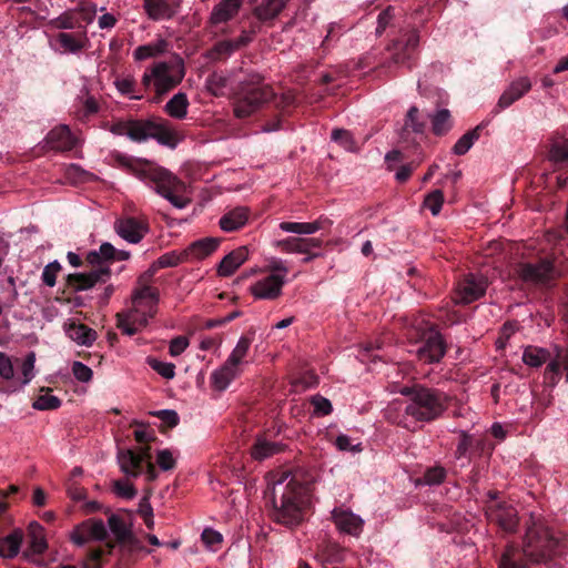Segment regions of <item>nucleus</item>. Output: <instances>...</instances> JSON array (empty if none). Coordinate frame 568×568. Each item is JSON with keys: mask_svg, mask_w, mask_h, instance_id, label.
Masks as SVG:
<instances>
[{"mask_svg": "<svg viewBox=\"0 0 568 568\" xmlns=\"http://www.w3.org/2000/svg\"><path fill=\"white\" fill-rule=\"evenodd\" d=\"M566 547V540L556 537L540 517L531 515L526 523L523 548L507 545L498 560V568H529L528 560L548 564L554 557L562 556Z\"/></svg>", "mask_w": 568, "mask_h": 568, "instance_id": "obj_1", "label": "nucleus"}, {"mask_svg": "<svg viewBox=\"0 0 568 568\" xmlns=\"http://www.w3.org/2000/svg\"><path fill=\"white\" fill-rule=\"evenodd\" d=\"M399 393L408 399L396 424L410 432L440 418L450 404V396L447 393L420 384L404 386Z\"/></svg>", "mask_w": 568, "mask_h": 568, "instance_id": "obj_2", "label": "nucleus"}, {"mask_svg": "<svg viewBox=\"0 0 568 568\" xmlns=\"http://www.w3.org/2000/svg\"><path fill=\"white\" fill-rule=\"evenodd\" d=\"M285 478L280 479L273 486L270 501L272 505L271 518L287 528L301 525L305 518L307 505V487L294 477L284 484Z\"/></svg>", "mask_w": 568, "mask_h": 568, "instance_id": "obj_3", "label": "nucleus"}, {"mask_svg": "<svg viewBox=\"0 0 568 568\" xmlns=\"http://www.w3.org/2000/svg\"><path fill=\"white\" fill-rule=\"evenodd\" d=\"M275 98L273 88L260 74H250L236 87L233 111L237 119H246Z\"/></svg>", "mask_w": 568, "mask_h": 568, "instance_id": "obj_4", "label": "nucleus"}, {"mask_svg": "<svg viewBox=\"0 0 568 568\" xmlns=\"http://www.w3.org/2000/svg\"><path fill=\"white\" fill-rule=\"evenodd\" d=\"M134 171L141 179L152 183L154 191L175 207L184 209L190 203V200L183 196L186 184L170 171L149 161L139 162Z\"/></svg>", "mask_w": 568, "mask_h": 568, "instance_id": "obj_5", "label": "nucleus"}, {"mask_svg": "<svg viewBox=\"0 0 568 568\" xmlns=\"http://www.w3.org/2000/svg\"><path fill=\"white\" fill-rule=\"evenodd\" d=\"M419 43V33L416 29L402 30L386 47V54L382 58L377 69L393 75L399 68L412 69L415 64L416 50Z\"/></svg>", "mask_w": 568, "mask_h": 568, "instance_id": "obj_6", "label": "nucleus"}, {"mask_svg": "<svg viewBox=\"0 0 568 568\" xmlns=\"http://www.w3.org/2000/svg\"><path fill=\"white\" fill-rule=\"evenodd\" d=\"M108 530L102 519H88L77 525L71 532V540L77 546H84L90 540L105 541L103 547L92 548L88 551L83 568H101L102 558L111 555L115 542L108 539Z\"/></svg>", "mask_w": 568, "mask_h": 568, "instance_id": "obj_7", "label": "nucleus"}, {"mask_svg": "<svg viewBox=\"0 0 568 568\" xmlns=\"http://www.w3.org/2000/svg\"><path fill=\"white\" fill-rule=\"evenodd\" d=\"M152 75L155 78V93L149 99L160 103L163 98L176 88L185 75L184 62L180 57L170 61H159L152 64Z\"/></svg>", "mask_w": 568, "mask_h": 568, "instance_id": "obj_8", "label": "nucleus"}, {"mask_svg": "<svg viewBox=\"0 0 568 568\" xmlns=\"http://www.w3.org/2000/svg\"><path fill=\"white\" fill-rule=\"evenodd\" d=\"M251 343V338L241 336L224 365L212 374V383L216 389L224 390L234 379L237 366L246 356Z\"/></svg>", "mask_w": 568, "mask_h": 568, "instance_id": "obj_9", "label": "nucleus"}, {"mask_svg": "<svg viewBox=\"0 0 568 568\" xmlns=\"http://www.w3.org/2000/svg\"><path fill=\"white\" fill-rule=\"evenodd\" d=\"M422 345L417 348V357L426 364L439 363L447 352L444 336L430 325L422 333Z\"/></svg>", "mask_w": 568, "mask_h": 568, "instance_id": "obj_10", "label": "nucleus"}, {"mask_svg": "<svg viewBox=\"0 0 568 568\" xmlns=\"http://www.w3.org/2000/svg\"><path fill=\"white\" fill-rule=\"evenodd\" d=\"M485 517L489 524L497 526L505 534L517 532L519 516L516 507L508 501L488 506Z\"/></svg>", "mask_w": 568, "mask_h": 568, "instance_id": "obj_11", "label": "nucleus"}, {"mask_svg": "<svg viewBox=\"0 0 568 568\" xmlns=\"http://www.w3.org/2000/svg\"><path fill=\"white\" fill-rule=\"evenodd\" d=\"M151 447L145 444L139 450L131 448L118 450V462L121 470L131 477H139L144 471V464L151 462Z\"/></svg>", "mask_w": 568, "mask_h": 568, "instance_id": "obj_12", "label": "nucleus"}, {"mask_svg": "<svg viewBox=\"0 0 568 568\" xmlns=\"http://www.w3.org/2000/svg\"><path fill=\"white\" fill-rule=\"evenodd\" d=\"M552 264L540 260L537 263L519 262L514 266V273L526 284H547L552 278Z\"/></svg>", "mask_w": 568, "mask_h": 568, "instance_id": "obj_13", "label": "nucleus"}, {"mask_svg": "<svg viewBox=\"0 0 568 568\" xmlns=\"http://www.w3.org/2000/svg\"><path fill=\"white\" fill-rule=\"evenodd\" d=\"M487 287L486 277L471 273L467 274L457 283L455 302L457 304H470L484 296Z\"/></svg>", "mask_w": 568, "mask_h": 568, "instance_id": "obj_14", "label": "nucleus"}, {"mask_svg": "<svg viewBox=\"0 0 568 568\" xmlns=\"http://www.w3.org/2000/svg\"><path fill=\"white\" fill-rule=\"evenodd\" d=\"M109 266H99L89 273H72L65 277V284L72 292L92 288L97 283H104L110 277Z\"/></svg>", "mask_w": 568, "mask_h": 568, "instance_id": "obj_15", "label": "nucleus"}, {"mask_svg": "<svg viewBox=\"0 0 568 568\" xmlns=\"http://www.w3.org/2000/svg\"><path fill=\"white\" fill-rule=\"evenodd\" d=\"M113 227L120 237L132 244L141 242L149 232V223L133 216L116 219Z\"/></svg>", "mask_w": 568, "mask_h": 568, "instance_id": "obj_16", "label": "nucleus"}, {"mask_svg": "<svg viewBox=\"0 0 568 568\" xmlns=\"http://www.w3.org/2000/svg\"><path fill=\"white\" fill-rule=\"evenodd\" d=\"M284 278L280 274H270L257 281L250 287V292L255 298L275 300L282 294Z\"/></svg>", "mask_w": 568, "mask_h": 568, "instance_id": "obj_17", "label": "nucleus"}, {"mask_svg": "<svg viewBox=\"0 0 568 568\" xmlns=\"http://www.w3.org/2000/svg\"><path fill=\"white\" fill-rule=\"evenodd\" d=\"M146 314H141L136 306L116 314V327L129 336L136 334L139 331L146 327Z\"/></svg>", "mask_w": 568, "mask_h": 568, "instance_id": "obj_18", "label": "nucleus"}, {"mask_svg": "<svg viewBox=\"0 0 568 568\" xmlns=\"http://www.w3.org/2000/svg\"><path fill=\"white\" fill-rule=\"evenodd\" d=\"M44 141L50 149L57 152L71 151L77 144V139L73 136L68 125L53 128L49 131Z\"/></svg>", "mask_w": 568, "mask_h": 568, "instance_id": "obj_19", "label": "nucleus"}, {"mask_svg": "<svg viewBox=\"0 0 568 568\" xmlns=\"http://www.w3.org/2000/svg\"><path fill=\"white\" fill-rule=\"evenodd\" d=\"M290 0H263L253 9V17L272 27Z\"/></svg>", "mask_w": 568, "mask_h": 568, "instance_id": "obj_20", "label": "nucleus"}, {"mask_svg": "<svg viewBox=\"0 0 568 568\" xmlns=\"http://www.w3.org/2000/svg\"><path fill=\"white\" fill-rule=\"evenodd\" d=\"M561 368L566 372L568 382V348L556 347V356L549 362L545 371V379L550 386H556L560 379Z\"/></svg>", "mask_w": 568, "mask_h": 568, "instance_id": "obj_21", "label": "nucleus"}, {"mask_svg": "<svg viewBox=\"0 0 568 568\" xmlns=\"http://www.w3.org/2000/svg\"><path fill=\"white\" fill-rule=\"evenodd\" d=\"M332 519L339 530L349 535H358L364 524L361 517L342 508H335L332 511Z\"/></svg>", "mask_w": 568, "mask_h": 568, "instance_id": "obj_22", "label": "nucleus"}, {"mask_svg": "<svg viewBox=\"0 0 568 568\" xmlns=\"http://www.w3.org/2000/svg\"><path fill=\"white\" fill-rule=\"evenodd\" d=\"M130 258V252L118 250L111 243L105 242L100 245L99 251L88 253L87 260L90 264L100 265L102 261H126Z\"/></svg>", "mask_w": 568, "mask_h": 568, "instance_id": "obj_23", "label": "nucleus"}, {"mask_svg": "<svg viewBox=\"0 0 568 568\" xmlns=\"http://www.w3.org/2000/svg\"><path fill=\"white\" fill-rule=\"evenodd\" d=\"M531 89V82L527 77L519 78L510 83L507 90L500 95L497 106L506 109L518 101Z\"/></svg>", "mask_w": 568, "mask_h": 568, "instance_id": "obj_24", "label": "nucleus"}, {"mask_svg": "<svg viewBox=\"0 0 568 568\" xmlns=\"http://www.w3.org/2000/svg\"><path fill=\"white\" fill-rule=\"evenodd\" d=\"M179 4L169 0H144L143 8L151 20L171 19L178 10Z\"/></svg>", "mask_w": 568, "mask_h": 568, "instance_id": "obj_25", "label": "nucleus"}, {"mask_svg": "<svg viewBox=\"0 0 568 568\" xmlns=\"http://www.w3.org/2000/svg\"><path fill=\"white\" fill-rule=\"evenodd\" d=\"M65 334L78 345L88 347L91 346L98 337V333L93 328L74 320L65 325Z\"/></svg>", "mask_w": 568, "mask_h": 568, "instance_id": "obj_26", "label": "nucleus"}, {"mask_svg": "<svg viewBox=\"0 0 568 568\" xmlns=\"http://www.w3.org/2000/svg\"><path fill=\"white\" fill-rule=\"evenodd\" d=\"M150 138L171 149H174L180 141L176 132L170 126L169 121L163 119L152 120Z\"/></svg>", "mask_w": 568, "mask_h": 568, "instance_id": "obj_27", "label": "nucleus"}, {"mask_svg": "<svg viewBox=\"0 0 568 568\" xmlns=\"http://www.w3.org/2000/svg\"><path fill=\"white\" fill-rule=\"evenodd\" d=\"M248 257L246 246H240L226 254L219 264L217 273L221 276H231Z\"/></svg>", "mask_w": 568, "mask_h": 568, "instance_id": "obj_28", "label": "nucleus"}, {"mask_svg": "<svg viewBox=\"0 0 568 568\" xmlns=\"http://www.w3.org/2000/svg\"><path fill=\"white\" fill-rule=\"evenodd\" d=\"M242 4L243 0H221L211 12V23L216 26L233 19Z\"/></svg>", "mask_w": 568, "mask_h": 568, "instance_id": "obj_29", "label": "nucleus"}, {"mask_svg": "<svg viewBox=\"0 0 568 568\" xmlns=\"http://www.w3.org/2000/svg\"><path fill=\"white\" fill-rule=\"evenodd\" d=\"M108 524L111 532L115 537V542L121 545H133L135 542L131 527L121 516L111 514Z\"/></svg>", "mask_w": 568, "mask_h": 568, "instance_id": "obj_30", "label": "nucleus"}, {"mask_svg": "<svg viewBox=\"0 0 568 568\" xmlns=\"http://www.w3.org/2000/svg\"><path fill=\"white\" fill-rule=\"evenodd\" d=\"M248 220V209L244 206H237L226 212L220 219V227L225 232H234L243 227Z\"/></svg>", "mask_w": 568, "mask_h": 568, "instance_id": "obj_31", "label": "nucleus"}, {"mask_svg": "<svg viewBox=\"0 0 568 568\" xmlns=\"http://www.w3.org/2000/svg\"><path fill=\"white\" fill-rule=\"evenodd\" d=\"M328 225H331L329 220L318 219L314 222H281L280 229L295 234H314L320 230L326 229Z\"/></svg>", "mask_w": 568, "mask_h": 568, "instance_id": "obj_32", "label": "nucleus"}, {"mask_svg": "<svg viewBox=\"0 0 568 568\" xmlns=\"http://www.w3.org/2000/svg\"><path fill=\"white\" fill-rule=\"evenodd\" d=\"M220 245V240L215 237H205L193 242L184 250V255L202 260L211 255Z\"/></svg>", "mask_w": 568, "mask_h": 568, "instance_id": "obj_33", "label": "nucleus"}, {"mask_svg": "<svg viewBox=\"0 0 568 568\" xmlns=\"http://www.w3.org/2000/svg\"><path fill=\"white\" fill-rule=\"evenodd\" d=\"M432 124V132L436 136L447 134L453 128V120L449 110L439 109L428 115Z\"/></svg>", "mask_w": 568, "mask_h": 568, "instance_id": "obj_34", "label": "nucleus"}, {"mask_svg": "<svg viewBox=\"0 0 568 568\" xmlns=\"http://www.w3.org/2000/svg\"><path fill=\"white\" fill-rule=\"evenodd\" d=\"M189 99L186 93L178 92L165 104L164 111L171 118L182 120L187 114Z\"/></svg>", "mask_w": 568, "mask_h": 568, "instance_id": "obj_35", "label": "nucleus"}, {"mask_svg": "<svg viewBox=\"0 0 568 568\" xmlns=\"http://www.w3.org/2000/svg\"><path fill=\"white\" fill-rule=\"evenodd\" d=\"M282 450V446L271 442L263 436H258L251 448V455L256 460H263Z\"/></svg>", "mask_w": 568, "mask_h": 568, "instance_id": "obj_36", "label": "nucleus"}, {"mask_svg": "<svg viewBox=\"0 0 568 568\" xmlns=\"http://www.w3.org/2000/svg\"><path fill=\"white\" fill-rule=\"evenodd\" d=\"M22 537L23 535L20 530H14L7 537L0 538V557H16L20 551Z\"/></svg>", "mask_w": 568, "mask_h": 568, "instance_id": "obj_37", "label": "nucleus"}, {"mask_svg": "<svg viewBox=\"0 0 568 568\" xmlns=\"http://www.w3.org/2000/svg\"><path fill=\"white\" fill-rule=\"evenodd\" d=\"M58 42L64 49V51L75 53L81 51L88 41L85 30L78 36L73 33L61 32L57 37Z\"/></svg>", "mask_w": 568, "mask_h": 568, "instance_id": "obj_38", "label": "nucleus"}, {"mask_svg": "<svg viewBox=\"0 0 568 568\" xmlns=\"http://www.w3.org/2000/svg\"><path fill=\"white\" fill-rule=\"evenodd\" d=\"M483 129L484 124H478L473 130L463 134L453 146V152L457 155L466 154L474 143L480 138Z\"/></svg>", "mask_w": 568, "mask_h": 568, "instance_id": "obj_39", "label": "nucleus"}, {"mask_svg": "<svg viewBox=\"0 0 568 568\" xmlns=\"http://www.w3.org/2000/svg\"><path fill=\"white\" fill-rule=\"evenodd\" d=\"M419 110L417 106H410L405 119L404 126L400 132L402 139H407L408 133H423L426 126L425 120L418 119Z\"/></svg>", "mask_w": 568, "mask_h": 568, "instance_id": "obj_40", "label": "nucleus"}, {"mask_svg": "<svg viewBox=\"0 0 568 568\" xmlns=\"http://www.w3.org/2000/svg\"><path fill=\"white\" fill-rule=\"evenodd\" d=\"M152 120H131L129 138L134 142H143L150 139Z\"/></svg>", "mask_w": 568, "mask_h": 568, "instance_id": "obj_41", "label": "nucleus"}, {"mask_svg": "<svg viewBox=\"0 0 568 568\" xmlns=\"http://www.w3.org/2000/svg\"><path fill=\"white\" fill-rule=\"evenodd\" d=\"M456 459L463 460L473 456V434L466 430L458 432V442L454 452Z\"/></svg>", "mask_w": 568, "mask_h": 568, "instance_id": "obj_42", "label": "nucleus"}, {"mask_svg": "<svg viewBox=\"0 0 568 568\" xmlns=\"http://www.w3.org/2000/svg\"><path fill=\"white\" fill-rule=\"evenodd\" d=\"M549 353L546 349L528 346L523 354V361L531 367H539L547 362Z\"/></svg>", "mask_w": 568, "mask_h": 568, "instance_id": "obj_43", "label": "nucleus"}, {"mask_svg": "<svg viewBox=\"0 0 568 568\" xmlns=\"http://www.w3.org/2000/svg\"><path fill=\"white\" fill-rule=\"evenodd\" d=\"M116 89L125 95H129L133 100H141L144 94L141 89H138V84L133 78H123L115 81Z\"/></svg>", "mask_w": 568, "mask_h": 568, "instance_id": "obj_44", "label": "nucleus"}, {"mask_svg": "<svg viewBox=\"0 0 568 568\" xmlns=\"http://www.w3.org/2000/svg\"><path fill=\"white\" fill-rule=\"evenodd\" d=\"M184 261H187V256L184 255V251L176 252L171 251L163 255H161L153 264L156 266L158 270L165 268V267H174L179 264L183 263Z\"/></svg>", "mask_w": 568, "mask_h": 568, "instance_id": "obj_45", "label": "nucleus"}, {"mask_svg": "<svg viewBox=\"0 0 568 568\" xmlns=\"http://www.w3.org/2000/svg\"><path fill=\"white\" fill-rule=\"evenodd\" d=\"M332 140L349 152L358 151V146L353 134L347 130L334 129L332 131Z\"/></svg>", "mask_w": 568, "mask_h": 568, "instance_id": "obj_46", "label": "nucleus"}, {"mask_svg": "<svg viewBox=\"0 0 568 568\" xmlns=\"http://www.w3.org/2000/svg\"><path fill=\"white\" fill-rule=\"evenodd\" d=\"M303 237L288 236L275 242V246L284 253L305 254Z\"/></svg>", "mask_w": 568, "mask_h": 568, "instance_id": "obj_47", "label": "nucleus"}, {"mask_svg": "<svg viewBox=\"0 0 568 568\" xmlns=\"http://www.w3.org/2000/svg\"><path fill=\"white\" fill-rule=\"evenodd\" d=\"M205 85L213 95L221 97L227 85V78L222 73L213 72L206 78Z\"/></svg>", "mask_w": 568, "mask_h": 568, "instance_id": "obj_48", "label": "nucleus"}, {"mask_svg": "<svg viewBox=\"0 0 568 568\" xmlns=\"http://www.w3.org/2000/svg\"><path fill=\"white\" fill-rule=\"evenodd\" d=\"M51 389L48 388L45 394L39 395L33 402L32 407L38 410H52L61 406L62 402L57 396L50 394Z\"/></svg>", "mask_w": 568, "mask_h": 568, "instance_id": "obj_49", "label": "nucleus"}, {"mask_svg": "<svg viewBox=\"0 0 568 568\" xmlns=\"http://www.w3.org/2000/svg\"><path fill=\"white\" fill-rule=\"evenodd\" d=\"M146 363L153 371L166 379H172L175 376V365L172 363L161 362L151 356L146 358Z\"/></svg>", "mask_w": 568, "mask_h": 568, "instance_id": "obj_50", "label": "nucleus"}, {"mask_svg": "<svg viewBox=\"0 0 568 568\" xmlns=\"http://www.w3.org/2000/svg\"><path fill=\"white\" fill-rule=\"evenodd\" d=\"M446 475V469L443 466L436 465L425 470L422 480L425 485H439L444 483Z\"/></svg>", "mask_w": 568, "mask_h": 568, "instance_id": "obj_51", "label": "nucleus"}, {"mask_svg": "<svg viewBox=\"0 0 568 568\" xmlns=\"http://www.w3.org/2000/svg\"><path fill=\"white\" fill-rule=\"evenodd\" d=\"M144 298L152 301L154 304L159 301V290L151 285H140L132 294V302L134 306L140 304Z\"/></svg>", "mask_w": 568, "mask_h": 568, "instance_id": "obj_52", "label": "nucleus"}, {"mask_svg": "<svg viewBox=\"0 0 568 568\" xmlns=\"http://www.w3.org/2000/svg\"><path fill=\"white\" fill-rule=\"evenodd\" d=\"M30 532L32 534L31 548L37 554H42L47 549V541L41 536L42 527L33 521L29 525Z\"/></svg>", "mask_w": 568, "mask_h": 568, "instance_id": "obj_53", "label": "nucleus"}, {"mask_svg": "<svg viewBox=\"0 0 568 568\" xmlns=\"http://www.w3.org/2000/svg\"><path fill=\"white\" fill-rule=\"evenodd\" d=\"M444 204V193L440 190H435L426 195L424 205L429 209L433 215H438Z\"/></svg>", "mask_w": 568, "mask_h": 568, "instance_id": "obj_54", "label": "nucleus"}, {"mask_svg": "<svg viewBox=\"0 0 568 568\" xmlns=\"http://www.w3.org/2000/svg\"><path fill=\"white\" fill-rule=\"evenodd\" d=\"M236 50V45L232 40H222L214 44L210 55L213 59H221L231 55Z\"/></svg>", "mask_w": 568, "mask_h": 568, "instance_id": "obj_55", "label": "nucleus"}, {"mask_svg": "<svg viewBox=\"0 0 568 568\" xmlns=\"http://www.w3.org/2000/svg\"><path fill=\"white\" fill-rule=\"evenodd\" d=\"M75 13L77 10H68L55 18L52 23L58 29H74L79 27Z\"/></svg>", "mask_w": 568, "mask_h": 568, "instance_id": "obj_56", "label": "nucleus"}, {"mask_svg": "<svg viewBox=\"0 0 568 568\" xmlns=\"http://www.w3.org/2000/svg\"><path fill=\"white\" fill-rule=\"evenodd\" d=\"M62 266L58 261H53L44 266L41 280L42 282L49 286L53 287L57 283V275L61 271Z\"/></svg>", "mask_w": 568, "mask_h": 568, "instance_id": "obj_57", "label": "nucleus"}, {"mask_svg": "<svg viewBox=\"0 0 568 568\" xmlns=\"http://www.w3.org/2000/svg\"><path fill=\"white\" fill-rule=\"evenodd\" d=\"M549 155L550 160L556 163L568 162V139L552 144Z\"/></svg>", "mask_w": 568, "mask_h": 568, "instance_id": "obj_58", "label": "nucleus"}, {"mask_svg": "<svg viewBox=\"0 0 568 568\" xmlns=\"http://www.w3.org/2000/svg\"><path fill=\"white\" fill-rule=\"evenodd\" d=\"M494 449V445L488 440L485 436L476 437L473 434V455H477L479 457L484 455H491V452Z\"/></svg>", "mask_w": 568, "mask_h": 568, "instance_id": "obj_59", "label": "nucleus"}, {"mask_svg": "<svg viewBox=\"0 0 568 568\" xmlns=\"http://www.w3.org/2000/svg\"><path fill=\"white\" fill-rule=\"evenodd\" d=\"M156 464L163 471H169L175 468L176 460L170 449H161L156 454Z\"/></svg>", "mask_w": 568, "mask_h": 568, "instance_id": "obj_60", "label": "nucleus"}, {"mask_svg": "<svg viewBox=\"0 0 568 568\" xmlns=\"http://www.w3.org/2000/svg\"><path fill=\"white\" fill-rule=\"evenodd\" d=\"M71 369L75 379L81 383H89L93 377L92 369L81 362H73Z\"/></svg>", "mask_w": 568, "mask_h": 568, "instance_id": "obj_61", "label": "nucleus"}, {"mask_svg": "<svg viewBox=\"0 0 568 568\" xmlns=\"http://www.w3.org/2000/svg\"><path fill=\"white\" fill-rule=\"evenodd\" d=\"M152 415L158 417L169 428L175 427L180 422L179 414L173 409L156 410L153 412Z\"/></svg>", "mask_w": 568, "mask_h": 568, "instance_id": "obj_62", "label": "nucleus"}, {"mask_svg": "<svg viewBox=\"0 0 568 568\" xmlns=\"http://www.w3.org/2000/svg\"><path fill=\"white\" fill-rule=\"evenodd\" d=\"M394 12L395 9L393 7H388L378 14L376 28L377 36H381L386 30V28L392 24L395 16Z\"/></svg>", "mask_w": 568, "mask_h": 568, "instance_id": "obj_63", "label": "nucleus"}, {"mask_svg": "<svg viewBox=\"0 0 568 568\" xmlns=\"http://www.w3.org/2000/svg\"><path fill=\"white\" fill-rule=\"evenodd\" d=\"M113 487L115 494L122 498L132 499L136 495L134 486L126 480H115Z\"/></svg>", "mask_w": 568, "mask_h": 568, "instance_id": "obj_64", "label": "nucleus"}]
</instances>
